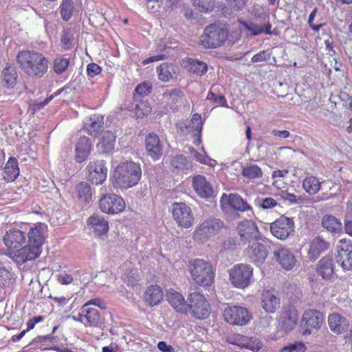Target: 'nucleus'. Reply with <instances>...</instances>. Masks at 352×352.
Returning a JSON list of instances; mask_svg holds the SVG:
<instances>
[{
  "mask_svg": "<svg viewBox=\"0 0 352 352\" xmlns=\"http://www.w3.org/2000/svg\"><path fill=\"white\" fill-rule=\"evenodd\" d=\"M87 226L98 236L104 234L109 230L108 221L104 217L97 214L89 217Z\"/></svg>",
  "mask_w": 352,
  "mask_h": 352,
  "instance_id": "obj_28",
  "label": "nucleus"
},
{
  "mask_svg": "<svg viewBox=\"0 0 352 352\" xmlns=\"http://www.w3.org/2000/svg\"><path fill=\"white\" fill-rule=\"evenodd\" d=\"M69 58L65 56L57 57L54 60V71L57 74H61L68 68Z\"/></svg>",
  "mask_w": 352,
  "mask_h": 352,
  "instance_id": "obj_48",
  "label": "nucleus"
},
{
  "mask_svg": "<svg viewBox=\"0 0 352 352\" xmlns=\"http://www.w3.org/2000/svg\"><path fill=\"white\" fill-rule=\"evenodd\" d=\"M243 349H249L253 352H259L262 349V344L259 340L245 338Z\"/></svg>",
  "mask_w": 352,
  "mask_h": 352,
  "instance_id": "obj_54",
  "label": "nucleus"
},
{
  "mask_svg": "<svg viewBox=\"0 0 352 352\" xmlns=\"http://www.w3.org/2000/svg\"><path fill=\"white\" fill-rule=\"evenodd\" d=\"M253 278V268L244 263L236 264L229 270V280L238 289L248 287Z\"/></svg>",
  "mask_w": 352,
  "mask_h": 352,
  "instance_id": "obj_6",
  "label": "nucleus"
},
{
  "mask_svg": "<svg viewBox=\"0 0 352 352\" xmlns=\"http://www.w3.org/2000/svg\"><path fill=\"white\" fill-rule=\"evenodd\" d=\"M242 174L245 177L252 179L261 177L262 171L258 166L250 165L243 168Z\"/></svg>",
  "mask_w": 352,
  "mask_h": 352,
  "instance_id": "obj_50",
  "label": "nucleus"
},
{
  "mask_svg": "<svg viewBox=\"0 0 352 352\" xmlns=\"http://www.w3.org/2000/svg\"><path fill=\"white\" fill-rule=\"evenodd\" d=\"M76 193L80 201L89 203L91 199L90 186L87 182H80L76 187Z\"/></svg>",
  "mask_w": 352,
  "mask_h": 352,
  "instance_id": "obj_42",
  "label": "nucleus"
},
{
  "mask_svg": "<svg viewBox=\"0 0 352 352\" xmlns=\"http://www.w3.org/2000/svg\"><path fill=\"white\" fill-rule=\"evenodd\" d=\"M19 175V168L17 160L10 157L5 164L2 172L3 179L7 182L14 181Z\"/></svg>",
  "mask_w": 352,
  "mask_h": 352,
  "instance_id": "obj_32",
  "label": "nucleus"
},
{
  "mask_svg": "<svg viewBox=\"0 0 352 352\" xmlns=\"http://www.w3.org/2000/svg\"><path fill=\"white\" fill-rule=\"evenodd\" d=\"M166 298L170 305L177 311L182 314L188 312L187 300L183 295L174 289L166 290Z\"/></svg>",
  "mask_w": 352,
  "mask_h": 352,
  "instance_id": "obj_25",
  "label": "nucleus"
},
{
  "mask_svg": "<svg viewBox=\"0 0 352 352\" xmlns=\"http://www.w3.org/2000/svg\"><path fill=\"white\" fill-rule=\"evenodd\" d=\"M116 136L110 131L104 133L96 147L99 154H109L113 151Z\"/></svg>",
  "mask_w": 352,
  "mask_h": 352,
  "instance_id": "obj_34",
  "label": "nucleus"
},
{
  "mask_svg": "<svg viewBox=\"0 0 352 352\" xmlns=\"http://www.w3.org/2000/svg\"><path fill=\"white\" fill-rule=\"evenodd\" d=\"M329 248V243L320 236L314 238L309 244L307 254L309 258L314 261Z\"/></svg>",
  "mask_w": 352,
  "mask_h": 352,
  "instance_id": "obj_30",
  "label": "nucleus"
},
{
  "mask_svg": "<svg viewBox=\"0 0 352 352\" xmlns=\"http://www.w3.org/2000/svg\"><path fill=\"white\" fill-rule=\"evenodd\" d=\"M88 179L95 185L102 184L107 177V168L104 161L89 163L87 166Z\"/></svg>",
  "mask_w": 352,
  "mask_h": 352,
  "instance_id": "obj_18",
  "label": "nucleus"
},
{
  "mask_svg": "<svg viewBox=\"0 0 352 352\" xmlns=\"http://www.w3.org/2000/svg\"><path fill=\"white\" fill-rule=\"evenodd\" d=\"M321 183L314 176H308L302 182L303 189L310 195H316L320 189Z\"/></svg>",
  "mask_w": 352,
  "mask_h": 352,
  "instance_id": "obj_39",
  "label": "nucleus"
},
{
  "mask_svg": "<svg viewBox=\"0 0 352 352\" xmlns=\"http://www.w3.org/2000/svg\"><path fill=\"white\" fill-rule=\"evenodd\" d=\"M145 146L149 154H162L164 151V143L155 133H148L145 138Z\"/></svg>",
  "mask_w": 352,
  "mask_h": 352,
  "instance_id": "obj_33",
  "label": "nucleus"
},
{
  "mask_svg": "<svg viewBox=\"0 0 352 352\" xmlns=\"http://www.w3.org/2000/svg\"><path fill=\"white\" fill-rule=\"evenodd\" d=\"M126 204L124 199L114 193L103 195L99 200L100 210L108 214H116L123 212Z\"/></svg>",
  "mask_w": 352,
  "mask_h": 352,
  "instance_id": "obj_9",
  "label": "nucleus"
},
{
  "mask_svg": "<svg viewBox=\"0 0 352 352\" xmlns=\"http://www.w3.org/2000/svg\"><path fill=\"white\" fill-rule=\"evenodd\" d=\"M74 6L72 0H63L60 7V13L63 20L67 21H69L74 12Z\"/></svg>",
  "mask_w": 352,
  "mask_h": 352,
  "instance_id": "obj_44",
  "label": "nucleus"
},
{
  "mask_svg": "<svg viewBox=\"0 0 352 352\" xmlns=\"http://www.w3.org/2000/svg\"><path fill=\"white\" fill-rule=\"evenodd\" d=\"M188 311L197 319L206 318L210 314V307L204 295L199 292L190 293L187 298Z\"/></svg>",
  "mask_w": 352,
  "mask_h": 352,
  "instance_id": "obj_7",
  "label": "nucleus"
},
{
  "mask_svg": "<svg viewBox=\"0 0 352 352\" xmlns=\"http://www.w3.org/2000/svg\"><path fill=\"white\" fill-rule=\"evenodd\" d=\"M236 228L240 237V243L243 245H248L261 239L258 228L252 220L246 219L241 221Z\"/></svg>",
  "mask_w": 352,
  "mask_h": 352,
  "instance_id": "obj_10",
  "label": "nucleus"
},
{
  "mask_svg": "<svg viewBox=\"0 0 352 352\" xmlns=\"http://www.w3.org/2000/svg\"><path fill=\"white\" fill-rule=\"evenodd\" d=\"M206 99L216 104V106L228 107L226 98L222 95H217L212 91L208 92Z\"/></svg>",
  "mask_w": 352,
  "mask_h": 352,
  "instance_id": "obj_53",
  "label": "nucleus"
},
{
  "mask_svg": "<svg viewBox=\"0 0 352 352\" xmlns=\"http://www.w3.org/2000/svg\"><path fill=\"white\" fill-rule=\"evenodd\" d=\"M189 272L195 283L203 287H210L214 280V270L212 265L201 258H194L188 264Z\"/></svg>",
  "mask_w": 352,
  "mask_h": 352,
  "instance_id": "obj_4",
  "label": "nucleus"
},
{
  "mask_svg": "<svg viewBox=\"0 0 352 352\" xmlns=\"http://www.w3.org/2000/svg\"><path fill=\"white\" fill-rule=\"evenodd\" d=\"M270 56V54L267 51L263 50L254 55L251 58V61L252 63L263 62L269 59Z\"/></svg>",
  "mask_w": 352,
  "mask_h": 352,
  "instance_id": "obj_63",
  "label": "nucleus"
},
{
  "mask_svg": "<svg viewBox=\"0 0 352 352\" xmlns=\"http://www.w3.org/2000/svg\"><path fill=\"white\" fill-rule=\"evenodd\" d=\"M11 278V273L4 267H0V286L9 285Z\"/></svg>",
  "mask_w": 352,
  "mask_h": 352,
  "instance_id": "obj_57",
  "label": "nucleus"
},
{
  "mask_svg": "<svg viewBox=\"0 0 352 352\" xmlns=\"http://www.w3.org/2000/svg\"><path fill=\"white\" fill-rule=\"evenodd\" d=\"M74 278L72 274L67 271H62L58 275V280L62 285H69L72 283Z\"/></svg>",
  "mask_w": 352,
  "mask_h": 352,
  "instance_id": "obj_61",
  "label": "nucleus"
},
{
  "mask_svg": "<svg viewBox=\"0 0 352 352\" xmlns=\"http://www.w3.org/2000/svg\"><path fill=\"white\" fill-rule=\"evenodd\" d=\"M25 233L18 229L8 231L3 237L5 245L10 249L18 248L25 243Z\"/></svg>",
  "mask_w": 352,
  "mask_h": 352,
  "instance_id": "obj_27",
  "label": "nucleus"
},
{
  "mask_svg": "<svg viewBox=\"0 0 352 352\" xmlns=\"http://www.w3.org/2000/svg\"><path fill=\"white\" fill-rule=\"evenodd\" d=\"M328 324L333 333L339 335L348 331L350 321L348 318L339 314L333 313L328 316Z\"/></svg>",
  "mask_w": 352,
  "mask_h": 352,
  "instance_id": "obj_22",
  "label": "nucleus"
},
{
  "mask_svg": "<svg viewBox=\"0 0 352 352\" xmlns=\"http://www.w3.org/2000/svg\"><path fill=\"white\" fill-rule=\"evenodd\" d=\"M274 257L277 263L285 270H289L296 263L295 256L287 248L280 247L274 251Z\"/></svg>",
  "mask_w": 352,
  "mask_h": 352,
  "instance_id": "obj_24",
  "label": "nucleus"
},
{
  "mask_svg": "<svg viewBox=\"0 0 352 352\" xmlns=\"http://www.w3.org/2000/svg\"><path fill=\"white\" fill-rule=\"evenodd\" d=\"M333 261L329 256L322 258L317 265V274L324 279H329L333 273Z\"/></svg>",
  "mask_w": 352,
  "mask_h": 352,
  "instance_id": "obj_35",
  "label": "nucleus"
},
{
  "mask_svg": "<svg viewBox=\"0 0 352 352\" xmlns=\"http://www.w3.org/2000/svg\"><path fill=\"white\" fill-rule=\"evenodd\" d=\"M151 89L152 87L149 82H142L136 87L135 92V94L142 96H146L151 92Z\"/></svg>",
  "mask_w": 352,
  "mask_h": 352,
  "instance_id": "obj_59",
  "label": "nucleus"
},
{
  "mask_svg": "<svg viewBox=\"0 0 352 352\" xmlns=\"http://www.w3.org/2000/svg\"><path fill=\"white\" fill-rule=\"evenodd\" d=\"M239 29L241 32L245 33L247 36H255L263 33L268 35L274 34L271 31L272 24L267 21L263 24H258L252 21H239Z\"/></svg>",
  "mask_w": 352,
  "mask_h": 352,
  "instance_id": "obj_17",
  "label": "nucleus"
},
{
  "mask_svg": "<svg viewBox=\"0 0 352 352\" xmlns=\"http://www.w3.org/2000/svg\"><path fill=\"white\" fill-rule=\"evenodd\" d=\"M171 166L178 170H188L191 168L185 155H174L171 160Z\"/></svg>",
  "mask_w": 352,
  "mask_h": 352,
  "instance_id": "obj_49",
  "label": "nucleus"
},
{
  "mask_svg": "<svg viewBox=\"0 0 352 352\" xmlns=\"http://www.w3.org/2000/svg\"><path fill=\"white\" fill-rule=\"evenodd\" d=\"M322 314L316 309H309L302 316L300 332L303 336L310 335L314 330H318L322 324Z\"/></svg>",
  "mask_w": 352,
  "mask_h": 352,
  "instance_id": "obj_12",
  "label": "nucleus"
},
{
  "mask_svg": "<svg viewBox=\"0 0 352 352\" xmlns=\"http://www.w3.org/2000/svg\"><path fill=\"white\" fill-rule=\"evenodd\" d=\"M94 148V141L85 135H80L76 144L77 154H89Z\"/></svg>",
  "mask_w": 352,
  "mask_h": 352,
  "instance_id": "obj_38",
  "label": "nucleus"
},
{
  "mask_svg": "<svg viewBox=\"0 0 352 352\" xmlns=\"http://www.w3.org/2000/svg\"><path fill=\"white\" fill-rule=\"evenodd\" d=\"M307 349L305 344L302 342H296L285 346L282 352H305Z\"/></svg>",
  "mask_w": 352,
  "mask_h": 352,
  "instance_id": "obj_56",
  "label": "nucleus"
},
{
  "mask_svg": "<svg viewBox=\"0 0 352 352\" xmlns=\"http://www.w3.org/2000/svg\"><path fill=\"white\" fill-rule=\"evenodd\" d=\"M21 69L30 76H43L48 69V60L41 53L25 50L20 52L16 57Z\"/></svg>",
  "mask_w": 352,
  "mask_h": 352,
  "instance_id": "obj_3",
  "label": "nucleus"
},
{
  "mask_svg": "<svg viewBox=\"0 0 352 352\" xmlns=\"http://www.w3.org/2000/svg\"><path fill=\"white\" fill-rule=\"evenodd\" d=\"M188 71L197 76H202L208 71L206 63L197 59H190Z\"/></svg>",
  "mask_w": 352,
  "mask_h": 352,
  "instance_id": "obj_43",
  "label": "nucleus"
},
{
  "mask_svg": "<svg viewBox=\"0 0 352 352\" xmlns=\"http://www.w3.org/2000/svg\"><path fill=\"white\" fill-rule=\"evenodd\" d=\"M192 187L196 193L201 198H210L214 190L211 184L204 176L197 175L192 179Z\"/></svg>",
  "mask_w": 352,
  "mask_h": 352,
  "instance_id": "obj_23",
  "label": "nucleus"
},
{
  "mask_svg": "<svg viewBox=\"0 0 352 352\" xmlns=\"http://www.w3.org/2000/svg\"><path fill=\"white\" fill-rule=\"evenodd\" d=\"M101 72V67L96 63H90L87 67V73L89 77H94Z\"/></svg>",
  "mask_w": 352,
  "mask_h": 352,
  "instance_id": "obj_62",
  "label": "nucleus"
},
{
  "mask_svg": "<svg viewBox=\"0 0 352 352\" xmlns=\"http://www.w3.org/2000/svg\"><path fill=\"white\" fill-rule=\"evenodd\" d=\"M191 1L193 6L202 12H209L214 8V0H191Z\"/></svg>",
  "mask_w": 352,
  "mask_h": 352,
  "instance_id": "obj_51",
  "label": "nucleus"
},
{
  "mask_svg": "<svg viewBox=\"0 0 352 352\" xmlns=\"http://www.w3.org/2000/svg\"><path fill=\"white\" fill-rule=\"evenodd\" d=\"M194 157L197 162L210 167H214L217 164L216 160L210 158L209 155H194Z\"/></svg>",
  "mask_w": 352,
  "mask_h": 352,
  "instance_id": "obj_60",
  "label": "nucleus"
},
{
  "mask_svg": "<svg viewBox=\"0 0 352 352\" xmlns=\"http://www.w3.org/2000/svg\"><path fill=\"white\" fill-rule=\"evenodd\" d=\"M203 124L204 123L201 120V115L199 113H195L192 115L188 124L186 125V129L188 132H193L196 136L200 137Z\"/></svg>",
  "mask_w": 352,
  "mask_h": 352,
  "instance_id": "obj_41",
  "label": "nucleus"
},
{
  "mask_svg": "<svg viewBox=\"0 0 352 352\" xmlns=\"http://www.w3.org/2000/svg\"><path fill=\"white\" fill-rule=\"evenodd\" d=\"M163 298L162 289L157 285L148 287L144 294V301L151 307L158 305L163 300Z\"/></svg>",
  "mask_w": 352,
  "mask_h": 352,
  "instance_id": "obj_31",
  "label": "nucleus"
},
{
  "mask_svg": "<svg viewBox=\"0 0 352 352\" xmlns=\"http://www.w3.org/2000/svg\"><path fill=\"white\" fill-rule=\"evenodd\" d=\"M317 12H318V9L316 8H315L310 13L309 16V18H308V24L309 25V27L315 32H318L319 31V30L323 27L324 25V23H314V18L316 17V14H317Z\"/></svg>",
  "mask_w": 352,
  "mask_h": 352,
  "instance_id": "obj_58",
  "label": "nucleus"
},
{
  "mask_svg": "<svg viewBox=\"0 0 352 352\" xmlns=\"http://www.w3.org/2000/svg\"><path fill=\"white\" fill-rule=\"evenodd\" d=\"M141 176L140 164L131 161L122 162L114 170L112 184L116 189L126 190L136 186Z\"/></svg>",
  "mask_w": 352,
  "mask_h": 352,
  "instance_id": "obj_2",
  "label": "nucleus"
},
{
  "mask_svg": "<svg viewBox=\"0 0 352 352\" xmlns=\"http://www.w3.org/2000/svg\"><path fill=\"white\" fill-rule=\"evenodd\" d=\"M47 232V227L44 223H38L31 227L28 233V244L12 253L13 259L17 263L23 264L37 258L42 252Z\"/></svg>",
  "mask_w": 352,
  "mask_h": 352,
  "instance_id": "obj_1",
  "label": "nucleus"
},
{
  "mask_svg": "<svg viewBox=\"0 0 352 352\" xmlns=\"http://www.w3.org/2000/svg\"><path fill=\"white\" fill-rule=\"evenodd\" d=\"M18 74L16 68L7 64L1 73V80L4 87L13 88L16 84Z\"/></svg>",
  "mask_w": 352,
  "mask_h": 352,
  "instance_id": "obj_36",
  "label": "nucleus"
},
{
  "mask_svg": "<svg viewBox=\"0 0 352 352\" xmlns=\"http://www.w3.org/2000/svg\"><path fill=\"white\" fill-rule=\"evenodd\" d=\"M223 223L219 219H209L201 223L194 232L196 241H204L216 234L223 227Z\"/></svg>",
  "mask_w": 352,
  "mask_h": 352,
  "instance_id": "obj_15",
  "label": "nucleus"
},
{
  "mask_svg": "<svg viewBox=\"0 0 352 352\" xmlns=\"http://www.w3.org/2000/svg\"><path fill=\"white\" fill-rule=\"evenodd\" d=\"M220 205L224 212H230L232 210L245 212L252 211L250 205L237 194L223 193L220 199Z\"/></svg>",
  "mask_w": 352,
  "mask_h": 352,
  "instance_id": "obj_11",
  "label": "nucleus"
},
{
  "mask_svg": "<svg viewBox=\"0 0 352 352\" xmlns=\"http://www.w3.org/2000/svg\"><path fill=\"white\" fill-rule=\"evenodd\" d=\"M228 36L226 28L211 24L205 28L200 38V44L205 48H217L226 42Z\"/></svg>",
  "mask_w": 352,
  "mask_h": 352,
  "instance_id": "obj_5",
  "label": "nucleus"
},
{
  "mask_svg": "<svg viewBox=\"0 0 352 352\" xmlns=\"http://www.w3.org/2000/svg\"><path fill=\"white\" fill-rule=\"evenodd\" d=\"M244 252L250 260L258 266L263 263L268 255L266 247L258 241L248 245Z\"/></svg>",
  "mask_w": 352,
  "mask_h": 352,
  "instance_id": "obj_19",
  "label": "nucleus"
},
{
  "mask_svg": "<svg viewBox=\"0 0 352 352\" xmlns=\"http://www.w3.org/2000/svg\"><path fill=\"white\" fill-rule=\"evenodd\" d=\"M169 100L173 102H177L178 100L183 98L184 92L179 89H173L169 94Z\"/></svg>",
  "mask_w": 352,
  "mask_h": 352,
  "instance_id": "obj_64",
  "label": "nucleus"
},
{
  "mask_svg": "<svg viewBox=\"0 0 352 352\" xmlns=\"http://www.w3.org/2000/svg\"><path fill=\"white\" fill-rule=\"evenodd\" d=\"M84 129L91 136L98 137L104 129V118L100 115H93L84 121Z\"/></svg>",
  "mask_w": 352,
  "mask_h": 352,
  "instance_id": "obj_26",
  "label": "nucleus"
},
{
  "mask_svg": "<svg viewBox=\"0 0 352 352\" xmlns=\"http://www.w3.org/2000/svg\"><path fill=\"white\" fill-rule=\"evenodd\" d=\"M151 111V107L147 100H140L135 104V113L138 118L146 117Z\"/></svg>",
  "mask_w": 352,
  "mask_h": 352,
  "instance_id": "obj_47",
  "label": "nucleus"
},
{
  "mask_svg": "<svg viewBox=\"0 0 352 352\" xmlns=\"http://www.w3.org/2000/svg\"><path fill=\"white\" fill-rule=\"evenodd\" d=\"M173 66L166 63L160 65L157 68L158 78L160 80L164 82L169 81L173 77Z\"/></svg>",
  "mask_w": 352,
  "mask_h": 352,
  "instance_id": "obj_45",
  "label": "nucleus"
},
{
  "mask_svg": "<svg viewBox=\"0 0 352 352\" xmlns=\"http://www.w3.org/2000/svg\"><path fill=\"white\" fill-rule=\"evenodd\" d=\"M82 309L86 327H98L102 324V317L96 308L89 307L88 304H84Z\"/></svg>",
  "mask_w": 352,
  "mask_h": 352,
  "instance_id": "obj_29",
  "label": "nucleus"
},
{
  "mask_svg": "<svg viewBox=\"0 0 352 352\" xmlns=\"http://www.w3.org/2000/svg\"><path fill=\"white\" fill-rule=\"evenodd\" d=\"M322 226L323 228L333 234L341 232L342 228L341 222L336 217L330 214H326L322 217Z\"/></svg>",
  "mask_w": 352,
  "mask_h": 352,
  "instance_id": "obj_37",
  "label": "nucleus"
},
{
  "mask_svg": "<svg viewBox=\"0 0 352 352\" xmlns=\"http://www.w3.org/2000/svg\"><path fill=\"white\" fill-rule=\"evenodd\" d=\"M245 336L240 334H234L227 336L226 342L230 344L239 346L243 349L244 346V342L245 341Z\"/></svg>",
  "mask_w": 352,
  "mask_h": 352,
  "instance_id": "obj_55",
  "label": "nucleus"
},
{
  "mask_svg": "<svg viewBox=\"0 0 352 352\" xmlns=\"http://www.w3.org/2000/svg\"><path fill=\"white\" fill-rule=\"evenodd\" d=\"M74 37L72 30L69 29H64L60 37V42L63 48L65 50H71L74 45Z\"/></svg>",
  "mask_w": 352,
  "mask_h": 352,
  "instance_id": "obj_46",
  "label": "nucleus"
},
{
  "mask_svg": "<svg viewBox=\"0 0 352 352\" xmlns=\"http://www.w3.org/2000/svg\"><path fill=\"white\" fill-rule=\"evenodd\" d=\"M173 216L179 227L189 228L194 223L190 208L183 202H174L172 206Z\"/></svg>",
  "mask_w": 352,
  "mask_h": 352,
  "instance_id": "obj_14",
  "label": "nucleus"
},
{
  "mask_svg": "<svg viewBox=\"0 0 352 352\" xmlns=\"http://www.w3.org/2000/svg\"><path fill=\"white\" fill-rule=\"evenodd\" d=\"M122 272H124L122 275V279L128 285L131 286L135 285L139 279H138V270L137 268H131L126 267L122 266L120 268Z\"/></svg>",
  "mask_w": 352,
  "mask_h": 352,
  "instance_id": "obj_40",
  "label": "nucleus"
},
{
  "mask_svg": "<svg viewBox=\"0 0 352 352\" xmlns=\"http://www.w3.org/2000/svg\"><path fill=\"white\" fill-rule=\"evenodd\" d=\"M298 320L297 309L293 306H287L280 315V323L285 331H291L296 327Z\"/></svg>",
  "mask_w": 352,
  "mask_h": 352,
  "instance_id": "obj_21",
  "label": "nucleus"
},
{
  "mask_svg": "<svg viewBox=\"0 0 352 352\" xmlns=\"http://www.w3.org/2000/svg\"><path fill=\"white\" fill-rule=\"evenodd\" d=\"M271 234L280 240L287 239L294 232V222L292 218L281 216L270 223Z\"/></svg>",
  "mask_w": 352,
  "mask_h": 352,
  "instance_id": "obj_13",
  "label": "nucleus"
},
{
  "mask_svg": "<svg viewBox=\"0 0 352 352\" xmlns=\"http://www.w3.org/2000/svg\"><path fill=\"white\" fill-rule=\"evenodd\" d=\"M223 316L228 323L238 326L245 325L252 319V314L247 308L236 305L225 308Z\"/></svg>",
  "mask_w": 352,
  "mask_h": 352,
  "instance_id": "obj_8",
  "label": "nucleus"
},
{
  "mask_svg": "<svg viewBox=\"0 0 352 352\" xmlns=\"http://www.w3.org/2000/svg\"><path fill=\"white\" fill-rule=\"evenodd\" d=\"M336 261L346 270L352 269V243L349 240L340 239L336 246Z\"/></svg>",
  "mask_w": 352,
  "mask_h": 352,
  "instance_id": "obj_16",
  "label": "nucleus"
},
{
  "mask_svg": "<svg viewBox=\"0 0 352 352\" xmlns=\"http://www.w3.org/2000/svg\"><path fill=\"white\" fill-rule=\"evenodd\" d=\"M254 203L256 206L264 210L273 208L278 204L276 200L272 197L257 198Z\"/></svg>",
  "mask_w": 352,
  "mask_h": 352,
  "instance_id": "obj_52",
  "label": "nucleus"
},
{
  "mask_svg": "<svg viewBox=\"0 0 352 352\" xmlns=\"http://www.w3.org/2000/svg\"><path fill=\"white\" fill-rule=\"evenodd\" d=\"M280 300L277 292L265 289L261 294V305L269 314L274 313L280 307Z\"/></svg>",
  "mask_w": 352,
  "mask_h": 352,
  "instance_id": "obj_20",
  "label": "nucleus"
}]
</instances>
